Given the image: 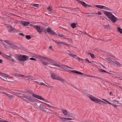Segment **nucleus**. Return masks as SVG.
Segmentation results:
<instances>
[{
  "label": "nucleus",
  "instance_id": "obj_3",
  "mask_svg": "<svg viewBox=\"0 0 122 122\" xmlns=\"http://www.w3.org/2000/svg\"><path fill=\"white\" fill-rule=\"evenodd\" d=\"M51 78L53 79L58 80L63 83L65 84L67 83V82L64 79L59 77L55 74L52 73L51 74Z\"/></svg>",
  "mask_w": 122,
  "mask_h": 122
},
{
  "label": "nucleus",
  "instance_id": "obj_11",
  "mask_svg": "<svg viewBox=\"0 0 122 122\" xmlns=\"http://www.w3.org/2000/svg\"><path fill=\"white\" fill-rule=\"evenodd\" d=\"M17 23H19L21 24L23 26H26L28 25L30 23L28 22H26L25 21H16L15 22Z\"/></svg>",
  "mask_w": 122,
  "mask_h": 122
},
{
  "label": "nucleus",
  "instance_id": "obj_16",
  "mask_svg": "<svg viewBox=\"0 0 122 122\" xmlns=\"http://www.w3.org/2000/svg\"><path fill=\"white\" fill-rule=\"evenodd\" d=\"M4 57L5 58L9 60L12 59V57L11 56H9L7 55H4Z\"/></svg>",
  "mask_w": 122,
  "mask_h": 122
},
{
  "label": "nucleus",
  "instance_id": "obj_55",
  "mask_svg": "<svg viewBox=\"0 0 122 122\" xmlns=\"http://www.w3.org/2000/svg\"><path fill=\"white\" fill-rule=\"evenodd\" d=\"M97 14L98 15H101L102 14V13L101 12H98Z\"/></svg>",
  "mask_w": 122,
  "mask_h": 122
},
{
  "label": "nucleus",
  "instance_id": "obj_13",
  "mask_svg": "<svg viewBox=\"0 0 122 122\" xmlns=\"http://www.w3.org/2000/svg\"><path fill=\"white\" fill-rule=\"evenodd\" d=\"M24 78H25V79H28L32 81H34V80L36 79L34 78L32 76H25V77Z\"/></svg>",
  "mask_w": 122,
  "mask_h": 122
},
{
  "label": "nucleus",
  "instance_id": "obj_45",
  "mask_svg": "<svg viewBox=\"0 0 122 122\" xmlns=\"http://www.w3.org/2000/svg\"><path fill=\"white\" fill-rule=\"evenodd\" d=\"M63 44L65 45L66 46L68 47H69L70 46V45H69L68 44L65 42H64V43H63Z\"/></svg>",
  "mask_w": 122,
  "mask_h": 122
},
{
  "label": "nucleus",
  "instance_id": "obj_28",
  "mask_svg": "<svg viewBox=\"0 0 122 122\" xmlns=\"http://www.w3.org/2000/svg\"><path fill=\"white\" fill-rule=\"evenodd\" d=\"M33 6H34L37 7H40V5L38 4H33Z\"/></svg>",
  "mask_w": 122,
  "mask_h": 122
},
{
  "label": "nucleus",
  "instance_id": "obj_4",
  "mask_svg": "<svg viewBox=\"0 0 122 122\" xmlns=\"http://www.w3.org/2000/svg\"><path fill=\"white\" fill-rule=\"evenodd\" d=\"M15 58L17 60L22 62L28 59L27 56L23 55H17L15 57Z\"/></svg>",
  "mask_w": 122,
  "mask_h": 122
},
{
  "label": "nucleus",
  "instance_id": "obj_23",
  "mask_svg": "<svg viewBox=\"0 0 122 122\" xmlns=\"http://www.w3.org/2000/svg\"><path fill=\"white\" fill-rule=\"evenodd\" d=\"M62 112L65 116H66L68 112L66 110L63 109L62 110Z\"/></svg>",
  "mask_w": 122,
  "mask_h": 122
},
{
  "label": "nucleus",
  "instance_id": "obj_2",
  "mask_svg": "<svg viewBox=\"0 0 122 122\" xmlns=\"http://www.w3.org/2000/svg\"><path fill=\"white\" fill-rule=\"evenodd\" d=\"M103 13L112 22L114 23L117 21V17L110 12L104 11Z\"/></svg>",
  "mask_w": 122,
  "mask_h": 122
},
{
  "label": "nucleus",
  "instance_id": "obj_35",
  "mask_svg": "<svg viewBox=\"0 0 122 122\" xmlns=\"http://www.w3.org/2000/svg\"><path fill=\"white\" fill-rule=\"evenodd\" d=\"M102 99L105 102H106L108 104H111V102H108V101L106 100V99H103V98Z\"/></svg>",
  "mask_w": 122,
  "mask_h": 122
},
{
  "label": "nucleus",
  "instance_id": "obj_7",
  "mask_svg": "<svg viewBox=\"0 0 122 122\" xmlns=\"http://www.w3.org/2000/svg\"><path fill=\"white\" fill-rule=\"evenodd\" d=\"M26 92H27V93L28 94H32V96L33 97H34L36 98H37L40 100H44V99H43V97H41L40 96L36 95L33 93V92L31 91H27Z\"/></svg>",
  "mask_w": 122,
  "mask_h": 122
},
{
  "label": "nucleus",
  "instance_id": "obj_59",
  "mask_svg": "<svg viewBox=\"0 0 122 122\" xmlns=\"http://www.w3.org/2000/svg\"><path fill=\"white\" fill-rule=\"evenodd\" d=\"M2 94H5V95H7V94H8L7 93H5V92H2Z\"/></svg>",
  "mask_w": 122,
  "mask_h": 122
},
{
  "label": "nucleus",
  "instance_id": "obj_51",
  "mask_svg": "<svg viewBox=\"0 0 122 122\" xmlns=\"http://www.w3.org/2000/svg\"><path fill=\"white\" fill-rule=\"evenodd\" d=\"M10 61H12L13 62H14L15 61V60L14 59H12H12L11 60H10Z\"/></svg>",
  "mask_w": 122,
  "mask_h": 122
},
{
  "label": "nucleus",
  "instance_id": "obj_14",
  "mask_svg": "<svg viewBox=\"0 0 122 122\" xmlns=\"http://www.w3.org/2000/svg\"><path fill=\"white\" fill-rule=\"evenodd\" d=\"M36 55H34V56L36 58H38L39 59H40L41 60V61L42 62L43 64H44V65L45 66H47L48 65L49 63L45 61L44 60H42V59H43V58H41V59L40 58H38V57H36Z\"/></svg>",
  "mask_w": 122,
  "mask_h": 122
},
{
  "label": "nucleus",
  "instance_id": "obj_36",
  "mask_svg": "<svg viewBox=\"0 0 122 122\" xmlns=\"http://www.w3.org/2000/svg\"><path fill=\"white\" fill-rule=\"evenodd\" d=\"M7 94V96L9 97L10 99H11L13 98V96L9 94Z\"/></svg>",
  "mask_w": 122,
  "mask_h": 122
},
{
  "label": "nucleus",
  "instance_id": "obj_46",
  "mask_svg": "<svg viewBox=\"0 0 122 122\" xmlns=\"http://www.w3.org/2000/svg\"><path fill=\"white\" fill-rule=\"evenodd\" d=\"M2 76L3 77V78H2V79L3 80H4L5 81H7V79L6 78H5V76Z\"/></svg>",
  "mask_w": 122,
  "mask_h": 122
},
{
  "label": "nucleus",
  "instance_id": "obj_58",
  "mask_svg": "<svg viewBox=\"0 0 122 122\" xmlns=\"http://www.w3.org/2000/svg\"><path fill=\"white\" fill-rule=\"evenodd\" d=\"M30 25L31 26H34V25H34V24H30Z\"/></svg>",
  "mask_w": 122,
  "mask_h": 122
},
{
  "label": "nucleus",
  "instance_id": "obj_32",
  "mask_svg": "<svg viewBox=\"0 0 122 122\" xmlns=\"http://www.w3.org/2000/svg\"><path fill=\"white\" fill-rule=\"evenodd\" d=\"M99 71L101 72L107 73V72L105 70L101 69H100L99 70Z\"/></svg>",
  "mask_w": 122,
  "mask_h": 122
},
{
  "label": "nucleus",
  "instance_id": "obj_25",
  "mask_svg": "<svg viewBox=\"0 0 122 122\" xmlns=\"http://www.w3.org/2000/svg\"><path fill=\"white\" fill-rule=\"evenodd\" d=\"M95 6L97 8L101 9H103V5H97Z\"/></svg>",
  "mask_w": 122,
  "mask_h": 122
},
{
  "label": "nucleus",
  "instance_id": "obj_18",
  "mask_svg": "<svg viewBox=\"0 0 122 122\" xmlns=\"http://www.w3.org/2000/svg\"><path fill=\"white\" fill-rule=\"evenodd\" d=\"M46 108V107L45 106H42L41 104H40V106H39V109L44 110Z\"/></svg>",
  "mask_w": 122,
  "mask_h": 122
},
{
  "label": "nucleus",
  "instance_id": "obj_34",
  "mask_svg": "<svg viewBox=\"0 0 122 122\" xmlns=\"http://www.w3.org/2000/svg\"><path fill=\"white\" fill-rule=\"evenodd\" d=\"M42 103H44L45 104V105L46 106V107H52L51 106L49 105V104H47L46 103L44 102H42Z\"/></svg>",
  "mask_w": 122,
  "mask_h": 122
},
{
  "label": "nucleus",
  "instance_id": "obj_15",
  "mask_svg": "<svg viewBox=\"0 0 122 122\" xmlns=\"http://www.w3.org/2000/svg\"><path fill=\"white\" fill-rule=\"evenodd\" d=\"M40 104L38 103H34L32 104V105L33 106L36 108L39 109V106Z\"/></svg>",
  "mask_w": 122,
  "mask_h": 122
},
{
  "label": "nucleus",
  "instance_id": "obj_40",
  "mask_svg": "<svg viewBox=\"0 0 122 122\" xmlns=\"http://www.w3.org/2000/svg\"><path fill=\"white\" fill-rule=\"evenodd\" d=\"M71 56L72 57H73L74 58H79L78 57V56L76 55H74L73 54H72Z\"/></svg>",
  "mask_w": 122,
  "mask_h": 122
},
{
  "label": "nucleus",
  "instance_id": "obj_63",
  "mask_svg": "<svg viewBox=\"0 0 122 122\" xmlns=\"http://www.w3.org/2000/svg\"><path fill=\"white\" fill-rule=\"evenodd\" d=\"M2 60L1 59H0V63H2Z\"/></svg>",
  "mask_w": 122,
  "mask_h": 122
},
{
  "label": "nucleus",
  "instance_id": "obj_43",
  "mask_svg": "<svg viewBox=\"0 0 122 122\" xmlns=\"http://www.w3.org/2000/svg\"><path fill=\"white\" fill-rule=\"evenodd\" d=\"M104 9L106 10H109V9L108 8L106 7H105V6H103V9Z\"/></svg>",
  "mask_w": 122,
  "mask_h": 122
},
{
  "label": "nucleus",
  "instance_id": "obj_37",
  "mask_svg": "<svg viewBox=\"0 0 122 122\" xmlns=\"http://www.w3.org/2000/svg\"><path fill=\"white\" fill-rule=\"evenodd\" d=\"M78 59H79L78 61L81 62H83V60H84L82 59H81L79 57L78 58Z\"/></svg>",
  "mask_w": 122,
  "mask_h": 122
},
{
  "label": "nucleus",
  "instance_id": "obj_60",
  "mask_svg": "<svg viewBox=\"0 0 122 122\" xmlns=\"http://www.w3.org/2000/svg\"><path fill=\"white\" fill-rule=\"evenodd\" d=\"M83 93L84 94H86V92L84 91H82Z\"/></svg>",
  "mask_w": 122,
  "mask_h": 122
},
{
  "label": "nucleus",
  "instance_id": "obj_42",
  "mask_svg": "<svg viewBox=\"0 0 122 122\" xmlns=\"http://www.w3.org/2000/svg\"><path fill=\"white\" fill-rule=\"evenodd\" d=\"M67 53L68 54V55H69L71 56L72 54V53L70 51H68Z\"/></svg>",
  "mask_w": 122,
  "mask_h": 122
},
{
  "label": "nucleus",
  "instance_id": "obj_29",
  "mask_svg": "<svg viewBox=\"0 0 122 122\" xmlns=\"http://www.w3.org/2000/svg\"><path fill=\"white\" fill-rule=\"evenodd\" d=\"M59 36L62 38V39H64L66 38L65 37L64 35L63 34H59Z\"/></svg>",
  "mask_w": 122,
  "mask_h": 122
},
{
  "label": "nucleus",
  "instance_id": "obj_56",
  "mask_svg": "<svg viewBox=\"0 0 122 122\" xmlns=\"http://www.w3.org/2000/svg\"><path fill=\"white\" fill-rule=\"evenodd\" d=\"M67 120H73L72 118H67Z\"/></svg>",
  "mask_w": 122,
  "mask_h": 122
},
{
  "label": "nucleus",
  "instance_id": "obj_62",
  "mask_svg": "<svg viewBox=\"0 0 122 122\" xmlns=\"http://www.w3.org/2000/svg\"><path fill=\"white\" fill-rule=\"evenodd\" d=\"M56 42L57 44H60V42H59V41H56Z\"/></svg>",
  "mask_w": 122,
  "mask_h": 122
},
{
  "label": "nucleus",
  "instance_id": "obj_24",
  "mask_svg": "<svg viewBox=\"0 0 122 122\" xmlns=\"http://www.w3.org/2000/svg\"><path fill=\"white\" fill-rule=\"evenodd\" d=\"M41 81H42L41 80L40 81H34L35 82H36L37 83L39 84L40 85H42L43 84V83L42 81L41 82Z\"/></svg>",
  "mask_w": 122,
  "mask_h": 122
},
{
  "label": "nucleus",
  "instance_id": "obj_44",
  "mask_svg": "<svg viewBox=\"0 0 122 122\" xmlns=\"http://www.w3.org/2000/svg\"><path fill=\"white\" fill-rule=\"evenodd\" d=\"M91 57L92 58H95L94 54H93L90 53Z\"/></svg>",
  "mask_w": 122,
  "mask_h": 122
},
{
  "label": "nucleus",
  "instance_id": "obj_27",
  "mask_svg": "<svg viewBox=\"0 0 122 122\" xmlns=\"http://www.w3.org/2000/svg\"><path fill=\"white\" fill-rule=\"evenodd\" d=\"M17 76H18L19 77H25V76L24 75H21L19 74H17Z\"/></svg>",
  "mask_w": 122,
  "mask_h": 122
},
{
  "label": "nucleus",
  "instance_id": "obj_33",
  "mask_svg": "<svg viewBox=\"0 0 122 122\" xmlns=\"http://www.w3.org/2000/svg\"><path fill=\"white\" fill-rule=\"evenodd\" d=\"M117 31L121 33H122V29L118 27L117 28Z\"/></svg>",
  "mask_w": 122,
  "mask_h": 122
},
{
  "label": "nucleus",
  "instance_id": "obj_19",
  "mask_svg": "<svg viewBox=\"0 0 122 122\" xmlns=\"http://www.w3.org/2000/svg\"><path fill=\"white\" fill-rule=\"evenodd\" d=\"M47 9L48 11L50 12H52L53 11L52 7L51 6H49L47 8Z\"/></svg>",
  "mask_w": 122,
  "mask_h": 122
},
{
  "label": "nucleus",
  "instance_id": "obj_5",
  "mask_svg": "<svg viewBox=\"0 0 122 122\" xmlns=\"http://www.w3.org/2000/svg\"><path fill=\"white\" fill-rule=\"evenodd\" d=\"M88 97L92 101H94L96 103H98L100 102L104 103H105V102L92 95H89Z\"/></svg>",
  "mask_w": 122,
  "mask_h": 122
},
{
  "label": "nucleus",
  "instance_id": "obj_50",
  "mask_svg": "<svg viewBox=\"0 0 122 122\" xmlns=\"http://www.w3.org/2000/svg\"><path fill=\"white\" fill-rule=\"evenodd\" d=\"M113 106H114V107H117V106L115 104H111Z\"/></svg>",
  "mask_w": 122,
  "mask_h": 122
},
{
  "label": "nucleus",
  "instance_id": "obj_61",
  "mask_svg": "<svg viewBox=\"0 0 122 122\" xmlns=\"http://www.w3.org/2000/svg\"><path fill=\"white\" fill-rule=\"evenodd\" d=\"M43 100L44 101H45V102H47V103H48L49 102V101H47V100H45L44 99V100Z\"/></svg>",
  "mask_w": 122,
  "mask_h": 122
},
{
  "label": "nucleus",
  "instance_id": "obj_49",
  "mask_svg": "<svg viewBox=\"0 0 122 122\" xmlns=\"http://www.w3.org/2000/svg\"><path fill=\"white\" fill-rule=\"evenodd\" d=\"M30 60H33V61H36V59L35 58H33L32 57L30 58Z\"/></svg>",
  "mask_w": 122,
  "mask_h": 122
},
{
  "label": "nucleus",
  "instance_id": "obj_10",
  "mask_svg": "<svg viewBox=\"0 0 122 122\" xmlns=\"http://www.w3.org/2000/svg\"><path fill=\"white\" fill-rule=\"evenodd\" d=\"M44 32L46 33L47 32L52 35H55L56 33L54 32L51 28H49L46 29V31L44 30Z\"/></svg>",
  "mask_w": 122,
  "mask_h": 122
},
{
  "label": "nucleus",
  "instance_id": "obj_48",
  "mask_svg": "<svg viewBox=\"0 0 122 122\" xmlns=\"http://www.w3.org/2000/svg\"><path fill=\"white\" fill-rule=\"evenodd\" d=\"M84 60L86 61L88 63H90V62L89 61L88 59L87 58L84 59Z\"/></svg>",
  "mask_w": 122,
  "mask_h": 122
},
{
  "label": "nucleus",
  "instance_id": "obj_41",
  "mask_svg": "<svg viewBox=\"0 0 122 122\" xmlns=\"http://www.w3.org/2000/svg\"><path fill=\"white\" fill-rule=\"evenodd\" d=\"M71 56L72 57H73L74 58H79L78 57V56L76 55H74L73 54H72Z\"/></svg>",
  "mask_w": 122,
  "mask_h": 122
},
{
  "label": "nucleus",
  "instance_id": "obj_20",
  "mask_svg": "<svg viewBox=\"0 0 122 122\" xmlns=\"http://www.w3.org/2000/svg\"><path fill=\"white\" fill-rule=\"evenodd\" d=\"M60 119L62 122H65V120L67 119V118L65 117H60Z\"/></svg>",
  "mask_w": 122,
  "mask_h": 122
},
{
  "label": "nucleus",
  "instance_id": "obj_26",
  "mask_svg": "<svg viewBox=\"0 0 122 122\" xmlns=\"http://www.w3.org/2000/svg\"><path fill=\"white\" fill-rule=\"evenodd\" d=\"M81 4L82 5L85 7H86L88 5L87 4H86L83 1H82V2H81Z\"/></svg>",
  "mask_w": 122,
  "mask_h": 122
},
{
  "label": "nucleus",
  "instance_id": "obj_64",
  "mask_svg": "<svg viewBox=\"0 0 122 122\" xmlns=\"http://www.w3.org/2000/svg\"><path fill=\"white\" fill-rule=\"evenodd\" d=\"M112 93L111 92H110L109 93L110 95H111V94Z\"/></svg>",
  "mask_w": 122,
  "mask_h": 122
},
{
  "label": "nucleus",
  "instance_id": "obj_38",
  "mask_svg": "<svg viewBox=\"0 0 122 122\" xmlns=\"http://www.w3.org/2000/svg\"><path fill=\"white\" fill-rule=\"evenodd\" d=\"M3 76H5L7 78H8L9 77V76L8 75L6 74H4L3 73Z\"/></svg>",
  "mask_w": 122,
  "mask_h": 122
},
{
  "label": "nucleus",
  "instance_id": "obj_47",
  "mask_svg": "<svg viewBox=\"0 0 122 122\" xmlns=\"http://www.w3.org/2000/svg\"><path fill=\"white\" fill-rule=\"evenodd\" d=\"M113 102L114 103L117 104H118V102L116 100H114L113 101Z\"/></svg>",
  "mask_w": 122,
  "mask_h": 122
},
{
  "label": "nucleus",
  "instance_id": "obj_6",
  "mask_svg": "<svg viewBox=\"0 0 122 122\" xmlns=\"http://www.w3.org/2000/svg\"><path fill=\"white\" fill-rule=\"evenodd\" d=\"M107 60L109 61L111 63L113 64L116 66H121L122 65L119 63L118 62L115 61H113L109 57H108L106 58Z\"/></svg>",
  "mask_w": 122,
  "mask_h": 122
},
{
  "label": "nucleus",
  "instance_id": "obj_12",
  "mask_svg": "<svg viewBox=\"0 0 122 122\" xmlns=\"http://www.w3.org/2000/svg\"><path fill=\"white\" fill-rule=\"evenodd\" d=\"M23 97L26 99L28 101H30L32 102L33 101V99H32V98L29 96H26V95H24L23 96Z\"/></svg>",
  "mask_w": 122,
  "mask_h": 122
},
{
  "label": "nucleus",
  "instance_id": "obj_52",
  "mask_svg": "<svg viewBox=\"0 0 122 122\" xmlns=\"http://www.w3.org/2000/svg\"><path fill=\"white\" fill-rule=\"evenodd\" d=\"M17 74H16V73H13V75L15 76H17Z\"/></svg>",
  "mask_w": 122,
  "mask_h": 122
},
{
  "label": "nucleus",
  "instance_id": "obj_9",
  "mask_svg": "<svg viewBox=\"0 0 122 122\" xmlns=\"http://www.w3.org/2000/svg\"><path fill=\"white\" fill-rule=\"evenodd\" d=\"M0 41H1V43L3 44V45L4 46L5 45L4 47L5 48H6V47L5 45L4 44L5 42L8 44L11 47H15L14 45L10 43L7 40H0Z\"/></svg>",
  "mask_w": 122,
  "mask_h": 122
},
{
  "label": "nucleus",
  "instance_id": "obj_31",
  "mask_svg": "<svg viewBox=\"0 0 122 122\" xmlns=\"http://www.w3.org/2000/svg\"><path fill=\"white\" fill-rule=\"evenodd\" d=\"M71 26L72 28H74L76 27V25L75 23H73L71 24Z\"/></svg>",
  "mask_w": 122,
  "mask_h": 122
},
{
  "label": "nucleus",
  "instance_id": "obj_17",
  "mask_svg": "<svg viewBox=\"0 0 122 122\" xmlns=\"http://www.w3.org/2000/svg\"><path fill=\"white\" fill-rule=\"evenodd\" d=\"M70 71L73 73H76L80 75L83 74V73H82L76 70H71Z\"/></svg>",
  "mask_w": 122,
  "mask_h": 122
},
{
  "label": "nucleus",
  "instance_id": "obj_30",
  "mask_svg": "<svg viewBox=\"0 0 122 122\" xmlns=\"http://www.w3.org/2000/svg\"><path fill=\"white\" fill-rule=\"evenodd\" d=\"M0 122H9L8 121H6L0 118Z\"/></svg>",
  "mask_w": 122,
  "mask_h": 122
},
{
  "label": "nucleus",
  "instance_id": "obj_54",
  "mask_svg": "<svg viewBox=\"0 0 122 122\" xmlns=\"http://www.w3.org/2000/svg\"><path fill=\"white\" fill-rule=\"evenodd\" d=\"M3 73L0 72V76H3Z\"/></svg>",
  "mask_w": 122,
  "mask_h": 122
},
{
  "label": "nucleus",
  "instance_id": "obj_8",
  "mask_svg": "<svg viewBox=\"0 0 122 122\" xmlns=\"http://www.w3.org/2000/svg\"><path fill=\"white\" fill-rule=\"evenodd\" d=\"M34 27L36 29L37 31L39 33L44 31L45 30L44 27L39 25H34Z\"/></svg>",
  "mask_w": 122,
  "mask_h": 122
},
{
  "label": "nucleus",
  "instance_id": "obj_57",
  "mask_svg": "<svg viewBox=\"0 0 122 122\" xmlns=\"http://www.w3.org/2000/svg\"><path fill=\"white\" fill-rule=\"evenodd\" d=\"M86 76H87L91 77H93L91 75H87Z\"/></svg>",
  "mask_w": 122,
  "mask_h": 122
},
{
  "label": "nucleus",
  "instance_id": "obj_21",
  "mask_svg": "<svg viewBox=\"0 0 122 122\" xmlns=\"http://www.w3.org/2000/svg\"><path fill=\"white\" fill-rule=\"evenodd\" d=\"M41 81H43L46 84V85L44 83H43V85H44L47 86L49 87V88H50L51 87V86H49L46 83V82L44 81V80L43 79L41 78Z\"/></svg>",
  "mask_w": 122,
  "mask_h": 122
},
{
  "label": "nucleus",
  "instance_id": "obj_53",
  "mask_svg": "<svg viewBox=\"0 0 122 122\" xmlns=\"http://www.w3.org/2000/svg\"><path fill=\"white\" fill-rule=\"evenodd\" d=\"M76 1L79 3H81L82 1L79 0H76Z\"/></svg>",
  "mask_w": 122,
  "mask_h": 122
},
{
  "label": "nucleus",
  "instance_id": "obj_39",
  "mask_svg": "<svg viewBox=\"0 0 122 122\" xmlns=\"http://www.w3.org/2000/svg\"><path fill=\"white\" fill-rule=\"evenodd\" d=\"M25 37L28 40H29L31 38L30 36V35H26Z\"/></svg>",
  "mask_w": 122,
  "mask_h": 122
},
{
  "label": "nucleus",
  "instance_id": "obj_1",
  "mask_svg": "<svg viewBox=\"0 0 122 122\" xmlns=\"http://www.w3.org/2000/svg\"><path fill=\"white\" fill-rule=\"evenodd\" d=\"M36 57H38V58L41 59V58L45 59L48 62H49L51 64L55 66L54 67L57 68L56 67H60L62 69H67L68 68L71 69V68L68 66H66L64 65H61L59 64H57L55 61L53 60H51L50 59H48V58L42 56H38L37 55H36Z\"/></svg>",
  "mask_w": 122,
  "mask_h": 122
},
{
  "label": "nucleus",
  "instance_id": "obj_22",
  "mask_svg": "<svg viewBox=\"0 0 122 122\" xmlns=\"http://www.w3.org/2000/svg\"><path fill=\"white\" fill-rule=\"evenodd\" d=\"M73 116V115L72 113L68 112L66 116L68 117H72Z\"/></svg>",
  "mask_w": 122,
  "mask_h": 122
}]
</instances>
